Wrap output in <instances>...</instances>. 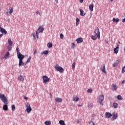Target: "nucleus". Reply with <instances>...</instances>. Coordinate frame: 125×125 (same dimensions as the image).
Returning a JSON list of instances; mask_svg holds the SVG:
<instances>
[{
  "label": "nucleus",
  "instance_id": "obj_27",
  "mask_svg": "<svg viewBox=\"0 0 125 125\" xmlns=\"http://www.w3.org/2000/svg\"><path fill=\"white\" fill-rule=\"evenodd\" d=\"M8 42L9 44V45L12 46V44H13V42H12V41H11V39H9L8 40Z\"/></svg>",
  "mask_w": 125,
  "mask_h": 125
},
{
  "label": "nucleus",
  "instance_id": "obj_2",
  "mask_svg": "<svg viewBox=\"0 0 125 125\" xmlns=\"http://www.w3.org/2000/svg\"><path fill=\"white\" fill-rule=\"evenodd\" d=\"M0 99L3 102L4 104H8V101L7 100V98H6L4 94L0 93Z\"/></svg>",
  "mask_w": 125,
  "mask_h": 125
},
{
  "label": "nucleus",
  "instance_id": "obj_52",
  "mask_svg": "<svg viewBox=\"0 0 125 125\" xmlns=\"http://www.w3.org/2000/svg\"><path fill=\"white\" fill-rule=\"evenodd\" d=\"M82 104H79V105H78V107H82Z\"/></svg>",
  "mask_w": 125,
  "mask_h": 125
},
{
  "label": "nucleus",
  "instance_id": "obj_54",
  "mask_svg": "<svg viewBox=\"0 0 125 125\" xmlns=\"http://www.w3.org/2000/svg\"><path fill=\"white\" fill-rule=\"evenodd\" d=\"M114 0H110L111 1H113Z\"/></svg>",
  "mask_w": 125,
  "mask_h": 125
},
{
  "label": "nucleus",
  "instance_id": "obj_3",
  "mask_svg": "<svg viewBox=\"0 0 125 125\" xmlns=\"http://www.w3.org/2000/svg\"><path fill=\"white\" fill-rule=\"evenodd\" d=\"M54 69L56 70V71H57V72H59L61 74L63 73L64 72V69L63 67L59 66L58 64H56L54 66Z\"/></svg>",
  "mask_w": 125,
  "mask_h": 125
},
{
  "label": "nucleus",
  "instance_id": "obj_25",
  "mask_svg": "<svg viewBox=\"0 0 125 125\" xmlns=\"http://www.w3.org/2000/svg\"><path fill=\"white\" fill-rule=\"evenodd\" d=\"M48 52H49L48 50H45L41 53V55H42L43 54H44L45 55H47V54L48 53Z\"/></svg>",
  "mask_w": 125,
  "mask_h": 125
},
{
  "label": "nucleus",
  "instance_id": "obj_17",
  "mask_svg": "<svg viewBox=\"0 0 125 125\" xmlns=\"http://www.w3.org/2000/svg\"><path fill=\"white\" fill-rule=\"evenodd\" d=\"M18 79L19 81H20L21 82H24V77L22 75L18 76Z\"/></svg>",
  "mask_w": 125,
  "mask_h": 125
},
{
  "label": "nucleus",
  "instance_id": "obj_51",
  "mask_svg": "<svg viewBox=\"0 0 125 125\" xmlns=\"http://www.w3.org/2000/svg\"><path fill=\"white\" fill-rule=\"evenodd\" d=\"M105 42L106 43H108V41L107 40H105Z\"/></svg>",
  "mask_w": 125,
  "mask_h": 125
},
{
  "label": "nucleus",
  "instance_id": "obj_43",
  "mask_svg": "<svg viewBox=\"0 0 125 125\" xmlns=\"http://www.w3.org/2000/svg\"><path fill=\"white\" fill-rule=\"evenodd\" d=\"M60 39H63V38H64V35L61 33L60 35Z\"/></svg>",
  "mask_w": 125,
  "mask_h": 125
},
{
  "label": "nucleus",
  "instance_id": "obj_40",
  "mask_svg": "<svg viewBox=\"0 0 125 125\" xmlns=\"http://www.w3.org/2000/svg\"><path fill=\"white\" fill-rule=\"evenodd\" d=\"M75 67H76V63L75 62H74L72 64V69H73V70H74V69H75Z\"/></svg>",
  "mask_w": 125,
  "mask_h": 125
},
{
  "label": "nucleus",
  "instance_id": "obj_1",
  "mask_svg": "<svg viewBox=\"0 0 125 125\" xmlns=\"http://www.w3.org/2000/svg\"><path fill=\"white\" fill-rule=\"evenodd\" d=\"M16 51L18 58L19 59V66H24L23 59H24L25 56L20 53V49H19V47H17Z\"/></svg>",
  "mask_w": 125,
  "mask_h": 125
},
{
  "label": "nucleus",
  "instance_id": "obj_53",
  "mask_svg": "<svg viewBox=\"0 0 125 125\" xmlns=\"http://www.w3.org/2000/svg\"><path fill=\"white\" fill-rule=\"evenodd\" d=\"M55 0V1H56L57 3H58V0Z\"/></svg>",
  "mask_w": 125,
  "mask_h": 125
},
{
  "label": "nucleus",
  "instance_id": "obj_38",
  "mask_svg": "<svg viewBox=\"0 0 125 125\" xmlns=\"http://www.w3.org/2000/svg\"><path fill=\"white\" fill-rule=\"evenodd\" d=\"M88 124H90V125H95L94 122H93V121H92L89 122Z\"/></svg>",
  "mask_w": 125,
  "mask_h": 125
},
{
  "label": "nucleus",
  "instance_id": "obj_45",
  "mask_svg": "<svg viewBox=\"0 0 125 125\" xmlns=\"http://www.w3.org/2000/svg\"><path fill=\"white\" fill-rule=\"evenodd\" d=\"M72 46H71V48H74L75 47V43L72 42Z\"/></svg>",
  "mask_w": 125,
  "mask_h": 125
},
{
  "label": "nucleus",
  "instance_id": "obj_12",
  "mask_svg": "<svg viewBox=\"0 0 125 125\" xmlns=\"http://www.w3.org/2000/svg\"><path fill=\"white\" fill-rule=\"evenodd\" d=\"M101 70L104 74H106V68L105 67V64H104L103 66H101Z\"/></svg>",
  "mask_w": 125,
  "mask_h": 125
},
{
  "label": "nucleus",
  "instance_id": "obj_42",
  "mask_svg": "<svg viewBox=\"0 0 125 125\" xmlns=\"http://www.w3.org/2000/svg\"><path fill=\"white\" fill-rule=\"evenodd\" d=\"M117 66H118V63H117V62H114L113 64V67H117Z\"/></svg>",
  "mask_w": 125,
  "mask_h": 125
},
{
  "label": "nucleus",
  "instance_id": "obj_28",
  "mask_svg": "<svg viewBox=\"0 0 125 125\" xmlns=\"http://www.w3.org/2000/svg\"><path fill=\"white\" fill-rule=\"evenodd\" d=\"M47 47L48 48H50L51 47H52V43L51 42H48L47 44Z\"/></svg>",
  "mask_w": 125,
  "mask_h": 125
},
{
  "label": "nucleus",
  "instance_id": "obj_44",
  "mask_svg": "<svg viewBox=\"0 0 125 125\" xmlns=\"http://www.w3.org/2000/svg\"><path fill=\"white\" fill-rule=\"evenodd\" d=\"M81 122H82V119H79L77 121V123L80 124V123H81Z\"/></svg>",
  "mask_w": 125,
  "mask_h": 125
},
{
  "label": "nucleus",
  "instance_id": "obj_14",
  "mask_svg": "<svg viewBox=\"0 0 125 125\" xmlns=\"http://www.w3.org/2000/svg\"><path fill=\"white\" fill-rule=\"evenodd\" d=\"M114 52L115 53V54H118V52H119V45H117L116 48H115L114 49Z\"/></svg>",
  "mask_w": 125,
  "mask_h": 125
},
{
  "label": "nucleus",
  "instance_id": "obj_5",
  "mask_svg": "<svg viewBox=\"0 0 125 125\" xmlns=\"http://www.w3.org/2000/svg\"><path fill=\"white\" fill-rule=\"evenodd\" d=\"M44 31V28L42 26H40L36 33L37 39H39V33H42Z\"/></svg>",
  "mask_w": 125,
  "mask_h": 125
},
{
  "label": "nucleus",
  "instance_id": "obj_24",
  "mask_svg": "<svg viewBox=\"0 0 125 125\" xmlns=\"http://www.w3.org/2000/svg\"><path fill=\"white\" fill-rule=\"evenodd\" d=\"M93 7H94V6L93 5V4H90L89 5V8L90 11H93Z\"/></svg>",
  "mask_w": 125,
  "mask_h": 125
},
{
  "label": "nucleus",
  "instance_id": "obj_26",
  "mask_svg": "<svg viewBox=\"0 0 125 125\" xmlns=\"http://www.w3.org/2000/svg\"><path fill=\"white\" fill-rule=\"evenodd\" d=\"M79 23H80V19L76 18V26H78Z\"/></svg>",
  "mask_w": 125,
  "mask_h": 125
},
{
  "label": "nucleus",
  "instance_id": "obj_20",
  "mask_svg": "<svg viewBox=\"0 0 125 125\" xmlns=\"http://www.w3.org/2000/svg\"><path fill=\"white\" fill-rule=\"evenodd\" d=\"M113 22H114V23H119L120 22V20L118 18L116 19L115 18H113L112 19Z\"/></svg>",
  "mask_w": 125,
  "mask_h": 125
},
{
  "label": "nucleus",
  "instance_id": "obj_7",
  "mask_svg": "<svg viewBox=\"0 0 125 125\" xmlns=\"http://www.w3.org/2000/svg\"><path fill=\"white\" fill-rule=\"evenodd\" d=\"M0 32L2 33L0 34V38H2L3 35H6L7 34V31L5 29L1 27L0 25Z\"/></svg>",
  "mask_w": 125,
  "mask_h": 125
},
{
  "label": "nucleus",
  "instance_id": "obj_47",
  "mask_svg": "<svg viewBox=\"0 0 125 125\" xmlns=\"http://www.w3.org/2000/svg\"><path fill=\"white\" fill-rule=\"evenodd\" d=\"M37 53H38V52L36 50H35L34 51V55H36V54H37Z\"/></svg>",
  "mask_w": 125,
  "mask_h": 125
},
{
  "label": "nucleus",
  "instance_id": "obj_16",
  "mask_svg": "<svg viewBox=\"0 0 125 125\" xmlns=\"http://www.w3.org/2000/svg\"><path fill=\"white\" fill-rule=\"evenodd\" d=\"M55 101L56 103L62 102V99H61L60 98L57 97L55 98Z\"/></svg>",
  "mask_w": 125,
  "mask_h": 125
},
{
  "label": "nucleus",
  "instance_id": "obj_4",
  "mask_svg": "<svg viewBox=\"0 0 125 125\" xmlns=\"http://www.w3.org/2000/svg\"><path fill=\"white\" fill-rule=\"evenodd\" d=\"M98 101L100 105L103 106L104 105V103H103V101H104V95H100L98 97Z\"/></svg>",
  "mask_w": 125,
  "mask_h": 125
},
{
  "label": "nucleus",
  "instance_id": "obj_41",
  "mask_svg": "<svg viewBox=\"0 0 125 125\" xmlns=\"http://www.w3.org/2000/svg\"><path fill=\"white\" fill-rule=\"evenodd\" d=\"M36 14H38V15H39L40 16H42V14H41V12H40L39 11H37L36 12Z\"/></svg>",
  "mask_w": 125,
  "mask_h": 125
},
{
  "label": "nucleus",
  "instance_id": "obj_35",
  "mask_svg": "<svg viewBox=\"0 0 125 125\" xmlns=\"http://www.w3.org/2000/svg\"><path fill=\"white\" fill-rule=\"evenodd\" d=\"M93 106V104L92 103H89L88 104V107L89 108H92Z\"/></svg>",
  "mask_w": 125,
  "mask_h": 125
},
{
  "label": "nucleus",
  "instance_id": "obj_32",
  "mask_svg": "<svg viewBox=\"0 0 125 125\" xmlns=\"http://www.w3.org/2000/svg\"><path fill=\"white\" fill-rule=\"evenodd\" d=\"M117 98L118 99V100H123V97H122V96L120 95L117 96Z\"/></svg>",
  "mask_w": 125,
  "mask_h": 125
},
{
  "label": "nucleus",
  "instance_id": "obj_9",
  "mask_svg": "<svg viewBox=\"0 0 125 125\" xmlns=\"http://www.w3.org/2000/svg\"><path fill=\"white\" fill-rule=\"evenodd\" d=\"M42 79L43 80V83H47V82H49V78H48V77H47V76H43L42 77Z\"/></svg>",
  "mask_w": 125,
  "mask_h": 125
},
{
  "label": "nucleus",
  "instance_id": "obj_15",
  "mask_svg": "<svg viewBox=\"0 0 125 125\" xmlns=\"http://www.w3.org/2000/svg\"><path fill=\"white\" fill-rule=\"evenodd\" d=\"M76 41L77 42V43H81V42H83V38H79L77 39Z\"/></svg>",
  "mask_w": 125,
  "mask_h": 125
},
{
  "label": "nucleus",
  "instance_id": "obj_34",
  "mask_svg": "<svg viewBox=\"0 0 125 125\" xmlns=\"http://www.w3.org/2000/svg\"><path fill=\"white\" fill-rule=\"evenodd\" d=\"M12 110L13 111H15V105L14 104H13L11 106Z\"/></svg>",
  "mask_w": 125,
  "mask_h": 125
},
{
  "label": "nucleus",
  "instance_id": "obj_55",
  "mask_svg": "<svg viewBox=\"0 0 125 125\" xmlns=\"http://www.w3.org/2000/svg\"><path fill=\"white\" fill-rule=\"evenodd\" d=\"M118 43H120V42H118Z\"/></svg>",
  "mask_w": 125,
  "mask_h": 125
},
{
  "label": "nucleus",
  "instance_id": "obj_19",
  "mask_svg": "<svg viewBox=\"0 0 125 125\" xmlns=\"http://www.w3.org/2000/svg\"><path fill=\"white\" fill-rule=\"evenodd\" d=\"M3 110H4V111H8V106H7V104H5L3 106Z\"/></svg>",
  "mask_w": 125,
  "mask_h": 125
},
{
  "label": "nucleus",
  "instance_id": "obj_22",
  "mask_svg": "<svg viewBox=\"0 0 125 125\" xmlns=\"http://www.w3.org/2000/svg\"><path fill=\"white\" fill-rule=\"evenodd\" d=\"M80 11L81 16H84V15H85L86 13H84V11H83V10L80 9Z\"/></svg>",
  "mask_w": 125,
  "mask_h": 125
},
{
  "label": "nucleus",
  "instance_id": "obj_33",
  "mask_svg": "<svg viewBox=\"0 0 125 125\" xmlns=\"http://www.w3.org/2000/svg\"><path fill=\"white\" fill-rule=\"evenodd\" d=\"M91 39H92V40H93V41H95V40H96V39H97V37H96V35L92 36Z\"/></svg>",
  "mask_w": 125,
  "mask_h": 125
},
{
  "label": "nucleus",
  "instance_id": "obj_6",
  "mask_svg": "<svg viewBox=\"0 0 125 125\" xmlns=\"http://www.w3.org/2000/svg\"><path fill=\"white\" fill-rule=\"evenodd\" d=\"M26 109L25 111L27 112L28 114L30 113L32 111V108H31V105L28 102L25 104Z\"/></svg>",
  "mask_w": 125,
  "mask_h": 125
},
{
  "label": "nucleus",
  "instance_id": "obj_13",
  "mask_svg": "<svg viewBox=\"0 0 125 125\" xmlns=\"http://www.w3.org/2000/svg\"><path fill=\"white\" fill-rule=\"evenodd\" d=\"M9 55H10V54H9V52H7L4 56V57H2L1 58V60H3L4 58L6 59L9 56Z\"/></svg>",
  "mask_w": 125,
  "mask_h": 125
},
{
  "label": "nucleus",
  "instance_id": "obj_30",
  "mask_svg": "<svg viewBox=\"0 0 125 125\" xmlns=\"http://www.w3.org/2000/svg\"><path fill=\"white\" fill-rule=\"evenodd\" d=\"M59 124L61 125H65V122L63 120H61L59 121Z\"/></svg>",
  "mask_w": 125,
  "mask_h": 125
},
{
  "label": "nucleus",
  "instance_id": "obj_50",
  "mask_svg": "<svg viewBox=\"0 0 125 125\" xmlns=\"http://www.w3.org/2000/svg\"><path fill=\"white\" fill-rule=\"evenodd\" d=\"M125 83V81L124 80L123 81H122V83L124 84V83Z\"/></svg>",
  "mask_w": 125,
  "mask_h": 125
},
{
  "label": "nucleus",
  "instance_id": "obj_48",
  "mask_svg": "<svg viewBox=\"0 0 125 125\" xmlns=\"http://www.w3.org/2000/svg\"><path fill=\"white\" fill-rule=\"evenodd\" d=\"M84 0H79V1L81 3H83V2Z\"/></svg>",
  "mask_w": 125,
  "mask_h": 125
},
{
  "label": "nucleus",
  "instance_id": "obj_39",
  "mask_svg": "<svg viewBox=\"0 0 125 125\" xmlns=\"http://www.w3.org/2000/svg\"><path fill=\"white\" fill-rule=\"evenodd\" d=\"M87 91L89 93H92V89L91 88L88 89Z\"/></svg>",
  "mask_w": 125,
  "mask_h": 125
},
{
  "label": "nucleus",
  "instance_id": "obj_37",
  "mask_svg": "<svg viewBox=\"0 0 125 125\" xmlns=\"http://www.w3.org/2000/svg\"><path fill=\"white\" fill-rule=\"evenodd\" d=\"M12 46H11V45H9V46H8L7 49H8V50L9 51H10V50H11V49H12Z\"/></svg>",
  "mask_w": 125,
  "mask_h": 125
},
{
  "label": "nucleus",
  "instance_id": "obj_36",
  "mask_svg": "<svg viewBox=\"0 0 125 125\" xmlns=\"http://www.w3.org/2000/svg\"><path fill=\"white\" fill-rule=\"evenodd\" d=\"M31 59H32V57H29V58L27 59V60L26 61V63H29V62H30V61H31Z\"/></svg>",
  "mask_w": 125,
  "mask_h": 125
},
{
  "label": "nucleus",
  "instance_id": "obj_31",
  "mask_svg": "<svg viewBox=\"0 0 125 125\" xmlns=\"http://www.w3.org/2000/svg\"><path fill=\"white\" fill-rule=\"evenodd\" d=\"M113 107L115 108V109H117L118 108V103H113Z\"/></svg>",
  "mask_w": 125,
  "mask_h": 125
},
{
  "label": "nucleus",
  "instance_id": "obj_18",
  "mask_svg": "<svg viewBox=\"0 0 125 125\" xmlns=\"http://www.w3.org/2000/svg\"><path fill=\"white\" fill-rule=\"evenodd\" d=\"M112 90L116 91L117 89H118V86H117L115 84H112Z\"/></svg>",
  "mask_w": 125,
  "mask_h": 125
},
{
  "label": "nucleus",
  "instance_id": "obj_8",
  "mask_svg": "<svg viewBox=\"0 0 125 125\" xmlns=\"http://www.w3.org/2000/svg\"><path fill=\"white\" fill-rule=\"evenodd\" d=\"M94 33L97 36L98 39H100V31L98 27H96L94 31Z\"/></svg>",
  "mask_w": 125,
  "mask_h": 125
},
{
  "label": "nucleus",
  "instance_id": "obj_46",
  "mask_svg": "<svg viewBox=\"0 0 125 125\" xmlns=\"http://www.w3.org/2000/svg\"><path fill=\"white\" fill-rule=\"evenodd\" d=\"M31 36H32L34 39H36V34L35 33H33Z\"/></svg>",
  "mask_w": 125,
  "mask_h": 125
},
{
  "label": "nucleus",
  "instance_id": "obj_49",
  "mask_svg": "<svg viewBox=\"0 0 125 125\" xmlns=\"http://www.w3.org/2000/svg\"><path fill=\"white\" fill-rule=\"evenodd\" d=\"M24 99H25V100H28V97L24 96Z\"/></svg>",
  "mask_w": 125,
  "mask_h": 125
},
{
  "label": "nucleus",
  "instance_id": "obj_23",
  "mask_svg": "<svg viewBox=\"0 0 125 125\" xmlns=\"http://www.w3.org/2000/svg\"><path fill=\"white\" fill-rule=\"evenodd\" d=\"M112 114L109 113V112H106L105 113V116L106 117V118H110V117H112Z\"/></svg>",
  "mask_w": 125,
  "mask_h": 125
},
{
  "label": "nucleus",
  "instance_id": "obj_29",
  "mask_svg": "<svg viewBox=\"0 0 125 125\" xmlns=\"http://www.w3.org/2000/svg\"><path fill=\"white\" fill-rule=\"evenodd\" d=\"M44 125H51V121H45L44 122Z\"/></svg>",
  "mask_w": 125,
  "mask_h": 125
},
{
  "label": "nucleus",
  "instance_id": "obj_11",
  "mask_svg": "<svg viewBox=\"0 0 125 125\" xmlns=\"http://www.w3.org/2000/svg\"><path fill=\"white\" fill-rule=\"evenodd\" d=\"M112 121H115V120H117V119H118V114L115 112L112 113Z\"/></svg>",
  "mask_w": 125,
  "mask_h": 125
},
{
  "label": "nucleus",
  "instance_id": "obj_10",
  "mask_svg": "<svg viewBox=\"0 0 125 125\" xmlns=\"http://www.w3.org/2000/svg\"><path fill=\"white\" fill-rule=\"evenodd\" d=\"M13 13V8L11 7L9 8V10H7L6 12L7 15H8V16H9V15H10Z\"/></svg>",
  "mask_w": 125,
  "mask_h": 125
},
{
  "label": "nucleus",
  "instance_id": "obj_21",
  "mask_svg": "<svg viewBox=\"0 0 125 125\" xmlns=\"http://www.w3.org/2000/svg\"><path fill=\"white\" fill-rule=\"evenodd\" d=\"M79 100H80V98H79V97L77 96L73 97V101H74L75 102H78Z\"/></svg>",
  "mask_w": 125,
  "mask_h": 125
}]
</instances>
